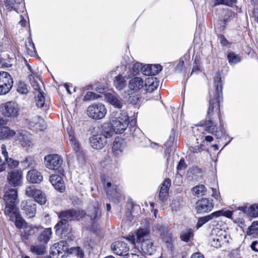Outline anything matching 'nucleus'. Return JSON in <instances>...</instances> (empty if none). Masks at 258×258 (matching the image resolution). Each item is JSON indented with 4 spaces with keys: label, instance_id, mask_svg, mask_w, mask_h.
Masks as SVG:
<instances>
[{
    "label": "nucleus",
    "instance_id": "nucleus-1",
    "mask_svg": "<svg viewBox=\"0 0 258 258\" xmlns=\"http://www.w3.org/2000/svg\"><path fill=\"white\" fill-rule=\"evenodd\" d=\"M85 214L84 210L80 209H70L60 212L59 218L60 220L55 226L56 232L68 240H73L75 236L70 227L69 221L80 220Z\"/></svg>",
    "mask_w": 258,
    "mask_h": 258
},
{
    "label": "nucleus",
    "instance_id": "nucleus-2",
    "mask_svg": "<svg viewBox=\"0 0 258 258\" xmlns=\"http://www.w3.org/2000/svg\"><path fill=\"white\" fill-rule=\"evenodd\" d=\"M150 230L148 228H140L136 232V236H129L128 240L133 244H141L143 252L147 255H152L156 251V246L150 237Z\"/></svg>",
    "mask_w": 258,
    "mask_h": 258
},
{
    "label": "nucleus",
    "instance_id": "nucleus-3",
    "mask_svg": "<svg viewBox=\"0 0 258 258\" xmlns=\"http://www.w3.org/2000/svg\"><path fill=\"white\" fill-rule=\"evenodd\" d=\"M216 93L213 98L209 100V106L207 112V118L219 117V103L222 96L221 78L219 74L214 78Z\"/></svg>",
    "mask_w": 258,
    "mask_h": 258
},
{
    "label": "nucleus",
    "instance_id": "nucleus-4",
    "mask_svg": "<svg viewBox=\"0 0 258 258\" xmlns=\"http://www.w3.org/2000/svg\"><path fill=\"white\" fill-rule=\"evenodd\" d=\"M109 117L110 121L116 131V133L121 134L127 128L129 120L126 112L121 110L112 111Z\"/></svg>",
    "mask_w": 258,
    "mask_h": 258
},
{
    "label": "nucleus",
    "instance_id": "nucleus-5",
    "mask_svg": "<svg viewBox=\"0 0 258 258\" xmlns=\"http://www.w3.org/2000/svg\"><path fill=\"white\" fill-rule=\"evenodd\" d=\"M87 112L89 117L98 120L104 117L107 113V109L104 104L98 103L90 105Z\"/></svg>",
    "mask_w": 258,
    "mask_h": 258
},
{
    "label": "nucleus",
    "instance_id": "nucleus-6",
    "mask_svg": "<svg viewBox=\"0 0 258 258\" xmlns=\"http://www.w3.org/2000/svg\"><path fill=\"white\" fill-rule=\"evenodd\" d=\"M215 118H207L205 121H201V124L204 125L205 131L215 135L217 139L221 138L223 134V131L221 126H218Z\"/></svg>",
    "mask_w": 258,
    "mask_h": 258
},
{
    "label": "nucleus",
    "instance_id": "nucleus-7",
    "mask_svg": "<svg viewBox=\"0 0 258 258\" xmlns=\"http://www.w3.org/2000/svg\"><path fill=\"white\" fill-rule=\"evenodd\" d=\"M68 250L67 242L61 241L55 243L50 248V258H66Z\"/></svg>",
    "mask_w": 258,
    "mask_h": 258
},
{
    "label": "nucleus",
    "instance_id": "nucleus-8",
    "mask_svg": "<svg viewBox=\"0 0 258 258\" xmlns=\"http://www.w3.org/2000/svg\"><path fill=\"white\" fill-rule=\"evenodd\" d=\"M128 59H129L128 57H124L123 60L121 62V65L120 67H116V70L120 69L121 70L120 73L124 74V72L126 71L127 68H128L129 71L127 73L126 77L128 78H131L133 76H136L140 71H141L142 64V63L137 62L134 64L132 67L130 68H129V63L127 61Z\"/></svg>",
    "mask_w": 258,
    "mask_h": 258
},
{
    "label": "nucleus",
    "instance_id": "nucleus-9",
    "mask_svg": "<svg viewBox=\"0 0 258 258\" xmlns=\"http://www.w3.org/2000/svg\"><path fill=\"white\" fill-rule=\"evenodd\" d=\"M0 109L3 115L10 118L16 117L20 111L19 105L13 101H9L2 104Z\"/></svg>",
    "mask_w": 258,
    "mask_h": 258
},
{
    "label": "nucleus",
    "instance_id": "nucleus-10",
    "mask_svg": "<svg viewBox=\"0 0 258 258\" xmlns=\"http://www.w3.org/2000/svg\"><path fill=\"white\" fill-rule=\"evenodd\" d=\"M23 174L21 170L14 169L8 172L7 183L12 187L21 186L23 183Z\"/></svg>",
    "mask_w": 258,
    "mask_h": 258
},
{
    "label": "nucleus",
    "instance_id": "nucleus-11",
    "mask_svg": "<svg viewBox=\"0 0 258 258\" xmlns=\"http://www.w3.org/2000/svg\"><path fill=\"white\" fill-rule=\"evenodd\" d=\"M13 81L11 75L7 72H0V95L7 94L12 88Z\"/></svg>",
    "mask_w": 258,
    "mask_h": 258
},
{
    "label": "nucleus",
    "instance_id": "nucleus-12",
    "mask_svg": "<svg viewBox=\"0 0 258 258\" xmlns=\"http://www.w3.org/2000/svg\"><path fill=\"white\" fill-rule=\"evenodd\" d=\"M232 212L230 211L227 210L225 211L223 210H219L215 212L212 213L211 214L201 217L198 219V222L196 225V227L199 229L202 227L204 224L213 219L214 218H217L221 216H224L227 218H230L232 217Z\"/></svg>",
    "mask_w": 258,
    "mask_h": 258
},
{
    "label": "nucleus",
    "instance_id": "nucleus-13",
    "mask_svg": "<svg viewBox=\"0 0 258 258\" xmlns=\"http://www.w3.org/2000/svg\"><path fill=\"white\" fill-rule=\"evenodd\" d=\"M26 194L29 197L34 198L35 201L40 205H44L46 202V198L44 193L34 185L28 186L26 188Z\"/></svg>",
    "mask_w": 258,
    "mask_h": 258
},
{
    "label": "nucleus",
    "instance_id": "nucleus-14",
    "mask_svg": "<svg viewBox=\"0 0 258 258\" xmlns=\"http://www.w3.org/2000/svg\"><path fill=\"white\" fill-rule=\"evenodd\" d=\"M62 159L57 154L48 155L44 158V163L47 168L50 170H57L62 163Z\"/></svg>",
    "mask_w": 258,
    "mask_h": 258
},
{
    "label": "nucleus",
    "instance_id": "nucleus-15",
    "mask_svg": "<svg viewBox=\"0 0 258 258\" xmlns=\"http://www.w3.org/2000/svg\"><path fill=\"white\" fill-rule=\"evenodd\" d=\"M104 188L106 192V194L109 199L114 203H118L119 201L120 198V194L117 191L116 185H113L112 188L113 190H111L109 188L112 186V183L108 180H102Z\"/></svg>",
    "mask_w": 258,
    "mask_h": 258
},
{
    "label": "nucleus",
    "instance_id": "nucleus-16",
    "mask_svg": "<svg viewBox=\"0 0 258 258\" xmlns=\"http://www.w3.org/2000/svg\"><path fill=\"white\" fill-rule=\"evenodd\" d=\"M111 249L114 254L123 257L130 254L128 253L130 248L125 242L115 241L111 245Z\"/></svg>",
    "mask_w": 258,
    "mask_h": 258
},
{
    "label": "nucleus",
    "instance_id": "nucleus-17",
    "mask_svg": "<svg viewBox=\"0 0 258 258\" xmlns=\"http://www.w3.org/2000/svg\"><path fill=\"white\" fill-rule=\"evenodd\" d=\"M91 147L96 150H101L107 144L106 138L99 133H97L91 137L89 139Z\"/></svg>",
    "mask_w": 258,
    "mask_h": 258
},
{
    "label": "nucleus",
    "instance_id": "nucleus-18",
    "mask_svg": "<svg viewBox=\"0 0 258 258\" xmlns=\"http://www.w3.org/2000/svg\"><path fill=\"white\" fill-rule=\"evenodd\" d=\"M36 205L32 200L24 201L21 203L22 210L29 218L35 216L36 212Z\"/></svg>",
    "mask_w": 258,
    "mask_h": 258
},
{
    "label": "nucleus",
    "instance_id": "nucleus-19",
    "mask_svg": "<svg viewBox=\"0 0 258 258\" xmlns=\"http://www.w3.org/2000/svg\"><path fill=\"white\" fill-rule=\"evenodd\" d=\"M28 125L31 130L38 131L46 128V123L44 119L39 116H35L28 120Z\"/></svg>",
    "mask_w": 258,
    "mask_h": 258
},
{
    "label": "nucleus",
    "instance_id": "nucleus-20",
    "mask_svg": "<svg viewBox=\"0 0 258 258\" xmlns=\"http://www.w3.org/2000/svg\"><path fill=\"white\" fill-rule=\"evenodd\" d=\"M214 207L213 200L209 199H202L196 203L198 213H204L211 211Z\"/></svg>",
    "mask_w": 258,
    "mask_h": 258
},
{
    "label": "nucleus",
    "instance_id": "nucleus-21",
    "mask_svg": "<svg viewBox=\"0 0 258 258\" xmlns=\"http://www.w3.org/2000/svg\"><path fill=\"white\" fill-rule=\"evenodd\" d=\"M128 86L131 90L137 92L143 89L144 86L147 87V83H145L141 78L136 77L130 80Z\"/></svg>",
    "mask_w": 258,
    "mask_h": 258
},
{
    "label": "nucleus",
    "instance_id": "nucleus-22",
    "mask_svg": "<svg viewBox=\"0 0 258 258\" xmlns=\"http://www.w3.org/2000/svg\"><path fill=\"white\" fill-rule=\"evenodd\" d=\"M3 199L5 203L18 204L19 201L17 189L14 188H8L5 192Z\"/></svg>",
    "mask_w": 258,
    "mask_h": 258
},
{
    "label": "nucleus",
    "instance_id": "nucleus-23",
    "mask_svg": "<svg viewBox=\"0 0 258 258\" xmlns=\"http://www.w3.org/2000/svg\"><path fill=\"white\" fill-rule=\"evenodd\" d=\"M49 181L54 187L60 192L65 190L64 181L60 175L54 174L49 177Z\"/></svg>",
    "mask_w": 258,
    "mask_h": 258
},
{
    "label": "nucleus",
    "instance_id": "nucleus-24",
    "mask_svg": "<svg viewBox=\"0 0 258 258\" xmlns=\"http://www.w3.org/2000/svg\"><path fill=\"white\" fill-rule=\"evenodd\" d=\"M5 203V208L4 210L5 215L10 219H14V217L18 215L19 213L17 207V204Z\"/></svg>",
    "mask_w": 258,
    "mask_h": 258
},
{
    "label": "nucleus",
    "instance_id": "nucleus-25",
    "mask_svg": "<svg viewBox=\"0 0 258 258\" xmlns=\"http://www.w3.org/2000/svg\"><path fill=\"white\" fill-rule=\"evenodd\" d=\"M171 185V180L165 179L163 182L159 191V198L162 202L165 201L168 197V191Z\"/></svg>",
    "mask_w": 258,
    "mask_h": 258
},
{
    "label": "nucleus",
    "instance_id": "nucleus-26",
    "mask_svg": "<svg viewBox=\"0 0 258 258\" xmlns=\"http://www.w3.org/2000/svg\"><path fill=\"white\" fill-rule=\"evenodd\" d=\"M28 68L31 72V74L29 75L28 77L32 87L36 92L41 91V85H42L41 80L37 76L34 74L30 67H28Z\"/></svg>",
    "mask_w": 258,
    "mask_h": 258
},
{
    "label": "nucleus",
    "instance_id": "nucleus-27",
    "mask_svg": "<svg viewBox=\"0 0 258 258\" xmlns=\"http://www.w3.org/2000/svg\"><path fill=\"white\" fill-rule=\"evenodd\" d=\"M26 177L28 181L33 183H39L43 180L41 173L36 170L29 171Z\"/></svg>",
    "mask_w": 258,
    "mask_h": 258
},
{
    "label": "nucleus",
    "instance_id": "nucleus-28",
    "mask_svg": "<svg viewBox=\"0 0 258 258\" xmlns=\"http://www.w3.org/2000/svg\"><path fill=\"white\" fill-rule=\"evenodd\" d=\"M125 146L123 140L120 138H116L113 143L112 152L115 156L120 154Z\"/></svg>",
    "mask_w": 258,
    "mask_h": 258
},
{
    "label": "nucleus",
    "instance_id": "nucleus-29",
    "mask_svg": "<svg viewBox=\"0 0 258 258\" xmlns=\"http://www.w3.org/2000/svg\"><path fill=\"white\" fill-rule=\"evenodd\" d=\"M116 132L114 127H113L112 124L109 123H105L101 126V131L99 133L102 136L106 138V139L111 138L114 135V133Z\"/></svg>",
    "mask_w": 258,
    "mask_h": 258
},
{
    "label": "nucleus",
    "instance_id": "nucleus-30",
    "mask_svg": "<svg viewBox=\"0 0 258 258\" xmlns=\"http://www.w3.org/2000/svg\"><path fill=\"white\" fill-rule=\"evenodd\" d=\"M16 140L24 147H29L31 144V137L26 133H18L16 135Z\"/></svg>",
    "mask_w": 258,
    "mask_h": 258
},
{
    "label": "nucleus",
    "instance_id": "nucleus-31",
    "mask_svg": "<svg viewBox=\"0 0 258 258\" xmlns=\"http://www.w3.org/2000/svg\"><path fill=\"white\" fill-rule=\"evenodd\" d=\"M225 236L221 234L216 235L212 234L210 238V243L212 246L218 248L221 247L224 241H225Z\"/></svg>",
    "mask_w": 258,
    "mask_h": 258
},
{
    "label": "nucleus",
    "instance_id": "nucleus-32",
    "mask_svg": "<svg viewBox=\"0 0 258 258\" xmlns=\"http://www.w3.org/2000/svg\"><path fill=\"white\" fill-rule=\"evenodd\" d=\"M87 215L90 217L93 223H96L100 217L101 212L98 207H91L88 211Z\"/></svg>",
    "mask_w": 258,
    "mask_h": 258
},
{
    "label": "nucleus",
    "instance_id": "nucleus-33",
    "mask_svg": "<svg viewBox=\"0 0 258 258\" xmlns=\"http://www.w3.org/2000/svg\"><path fill=\"white\" fill-rule=\"evenodd\" d=\"M52 234L50 228L44 229L38 236L37 239L39 241L46 244L49 240Z\"/></svg>",
    "mask_w": 258,
    "mask_h": 258
},
{
    "label": "nucleus",
    "instance_id": "nucleus-34",
    "mask_svg": "<svg viewBox=\"0 0 258 258\" xmlns=\"http://www.w3.org/2000/svg\"><path fill=\"white\" fill-rule=\"evenodd\" d=\"M126 85V83L124 77H123L121 74L118 75L114 78V85L117 90H122L125 88Z\"/></svg>",
    "mask_w": 258,
    "mask_h": 258
},
{
    "label": "nucleus",
    "instance_id": "nucleus-35",
    "mask_svg": "<svg viewBox=\"0 0 258 258\" xmlns=\"http://www.w3.org/2000/svg\"><path fill=\"white\" fill-rule=\"evenodd\" d=\"M107 101L114 107L121 108L122 107V101L111 94H108L106 96Z\"/></svg>",
    "mask_w": 258,
    "mask_h": 258
},
{
    "label": "nucleus",
    "instance_id": "nucleus-36",
    "mask_svg": "<svg viewBox=\"0 0 258 258\" xmlns=\"http://www.w3.org/2000/svg\"><path fill=\"white\" fill-rule=\"evenodd\" d=\"M15 135V132L8 127H3L0 129V137L3 139L11 138Z\"/></svg>",
    "mask_w": 258,
    "mask_h": 258
},
{
    "label": "nucleus",
    "instance_id": "nucleus-37",
    "mask_svg": "<svg viewBox=\"0 0 258 258\" xmlns=\"http://www.w3.org/2000/svg\"><path fill=\"white\" fill-rule=\"evenodd\" d=\"M162 237L163 241L166 243L168 249L172 251L173 249L172 233L169 231L164 232Z\"/></svg>",
    "mask_w": 258,
    "mask_h": 258
},
{
    "label": "nucleus",
    "instance_id": "nucleus-38",
    "mask_svg": "<svg viewBox=\"0 0 258 258\" xmlns=\"http://www.w3.org/2000/svg\"><path fill=\"white\" fill-rule=\"evenodd\" d=\"M194 235L192 229L188 228L181 232L180 238L182 241L187 242L194 237Z\"/></svg>",
    "mask_w": 258,
    "mask_h": 258
},
{
    "label": "nucleus",
    "instance_id": "nucleus-39",
    "mask_svg": "<svg viewBox=\"0 0 258 258\" xmlns=\"http://www.w3.org/2000/svg\"><path fill=\"white\" fill-rule=\"evenodd\" d=\"M30 250L33 253L37 255H42L45 253L46 247L42 244L32 245L30 246Z\"/></svg>",
    "mask_w": 258,
    "mask_h": 258
},
{
    "label": "nucleus",
    "instance_id": "nucleus-40",
    "mask_svg": "<svg viewBox=\"0 0 258 258\" xmlns=\"http://www.w3.org/2000/svg\"><path fill=\"white\" fill-rule=\"evenodd\" d=\"M147 86L148 87L146 89L147 91L148 92H152L155 90L159 86V82L157 81L156 78H148L147 82Z\"/></svg>",
    "mask_w": 258,
    "mask_h": 258
},
{
    "label": "nucleus",
    "instance_id": "nucleus-41",
    "mask_svg": "<svg viewBox=\"0 0 258 258\" xmlns=\"http://www.w3.org/2000/svg\"><path fill=\"white\" fill-rule=\"evenodd\" d=\"M42 229V227L41 226L26 225L25 227V232L27 235H31L40 231Z\"/></svg>",
    "mask_w": 258,
    "mask_h": 258
},
{
    "label": "nucleus",
    "instance_id": "nucleus-42",
    "mask_svg": "<svg viewBox=\"0 0 258 258\" xmlns=\"http://www.w3.org/2000/svg\"><path fill=\"white\" fill-rule=\"evenodd\" d=\"M10 220L15 222V225L18 229L25 228L26 224L25 221L22 218L20 213L15 216L14 219H10Z\"/></svg>",
    "mask_w": 258,
    "mask_h": 258
},
{
    "label": "nucleus",
    "instance_id": "nucleus-43",
    "mask_svg": "<svg viewBox=\"0 0 258 258\" xmlns=\"http://www.w3.org/2000/svg\"><path fill=\"white\" fill-rule=\"evenodd\" d=\"M36 93H37L35 97V101L36 105L38 107H42L44 106L45 104V97L44 96V93L41 91H38L36 92Z\"/></svg>",
    "mask_w": 258,
    "mask_h": 258
},
{
    "label": "nucleus",
    "instance_id": "nucleus-44",
    "mask_svg": "<svg viewBox=\"0 0 258 258\" xmlns=\"http://www.w3.org/2000/svg\"><path fill=\"white\" fill-rule=\"evenodd\" d=\"M207 189L206 187L203 184L198 185L192 188L194 194L197 196H201L204 195Z\"/></svg>",
    "mask_w": 258,
    "mask_h": 258
},
{
    "label": "nucleus",
    "instance_id": "nucleus-45",
    "mask_svg": "<svg viewBox=\"0 0 258 258\" xmlns=\"http://www.w3.org/2000/svg\"><path fill=\"white\" fill-rule=\"evenodd\" d=\"M228 59L230 63L235 64L241 61L240 56L234 52H229L227 55Z\"/></svg>",
    "mask_w": 258,
    "mask_h": 258
},
{
    "label": "nucleus",
    "instance_id": "nucleus-46",
    "mask_svg": "<svg viewBox=\"0 0 258 258\" xmlns=\"http://www.w3.org/2000/svg\"><path fill=\"white\" fill-rule=\"evenodd\" d=\"M150 70L151 76L156 75L162 70V67L160 64H148Z\"/></svg>",
    "mask_w": 258,
    "mask_h": 258
},
{
    "label": "nucleus",
    "instance_id": "nucleus-47",
    "mask_svg": "<svg viewBox=\"0 0 258 258\" xmlns=\"http://www.w3.org/2000/svg\"><path fill=\"white\" fill-rule=\"evenodd\" d=\"M69 141L72 145L74 150L77 153L79 151L80 145L74 136L69 135Z\"/></svg>",
    "mask_w": 258,
    "mask_h": 258
},
{
    "label": "nucleus",
    "instance_id": "nucleus-48",
    "mask_svg": "<svg viewBox=\"0 0 258 258\" xmlns=\"http://www.w3.org/2000/svg\"><path fill=\"white\" fill-rule=\"evenodd\" d=\"M204 126V125L201 124L200 122L199 124L195 125L192 127V132L195 136H200L201 134H204V131H205Z\"/></svg>",
    "mask_w": 258,
    "mask_h": 258
},
{
    "label": "nucleus",
    "instance_id": "nucleus-49",
    "mask_svg": "<svg viewBox=\"0 0 258 258\" xmlns=\"http://www.w3.org/2000/svg\"><path fill=\"white\" fill-rule=\"evenodd\" d=\"M214 6L219 5H225L228 6H232L236 2V0H213Z\"/></svg>",
    "mask_w": 258,
    "mask_h": 258
},
{
    "label": "nucleus",
    "instance_id": "nucleus-50",
    "mask_svg": "<svg viewBox=\"0 0 258 258\" xmlns=\"http://www.w3.org/2000/svg\"><path fill=\"white\" fill-rule=\"evenodd\" d=\"M249 235H255L258 233V221L252 222L251 225L248 228L247 232Z\"/></svg>",
    "mask_w": 258,
    "mask_h": 258
},
{
    "label": "nucleus",
    "instance_id": "nucleus-51",
    "mask_svg": "<svg viewBox=\"0 0 258 258\" xmlns=\"http://www.w3.org/2000/svg\"><path fill=\"white\" fill-rule=\"evenodd\" d=\"M4 4L7 9L10 11L16 10L18 7L17 4H16L14 0H5Z\"/></svg>",
    "mask_w": 258,
    "mask_h": 258
},
{
    "label": "nucleus",
    "instance_id": "nucleus-52",
    "mask_svg": "<svg viewBox=\"0 0 258 258\" xmlns=\"http://www.w3.org/2000/svg\"><path fill=\"white\" fill-rule=\"evenodd\" d=\"M26 49L27 51L28 54L31 56H34L36 55V50L34 47V44L29 41L28 43L26 45Z\"/></svg>",
    "mask_w": 258,
    "mask_h": 258
},
{
    "label": "nucleus",
    "instance_id": "nucleus-53",
    "mask_svg": "<svg viewBox=\"0 0 258 258\" xmlns=\"http://www.w3.org/2000/svg\"><path fill=\"white\" fill-rule=\"evenodd\" d=\"M100 96L96 93L92 92H88L85 95L84 97V101H90L94 100L98 98H99Z\"/></svg>",
    "mask_w": 258,
    "mask_h": 258
},
{
    "label": "nucleus",
    "instance_id": "nucleus-54",
    "mask_svg": "<svg viewBox=\"0 0 258 258\" xmlns=\"http://www.w3.org/2000/svg\"><path fill=\"white\" fill-rule=\"evenodd\" d=\"M249 214L251 217H256L258 216V204L252 205L248 210Z\"/></svg>",
    "mask_w": 258,
    "mask_h": 258
},
{
    "label": "nucleus",
    "instance_id": "nucleus-55",
    "mask_svg": "<svg viewBox=\"0 0 258 258\" xmlns=\"http://www.w3.org/2000/svg\"><path fill=\"white\" fill-rule=\"evenodd\" d=\"M6 162L9 167L12 169L17 167L19 165V162L18 161L14 160L11 158L7 159Z\"/></svg>",
    "mask_w": 258,
    "mask_h": 258
},
{
    "label": "nucleus",
    "instance_id": "nucleus-56",
    "mask_svg": "<svg viewBox=\"0 0 258 258\" xmlns=\"http://www.w3.org/2000/svg\"><path fill=\"white\" fill-rule=\"evenodd\" d=\"M171 207L172 210L176 211L179 210L181 208V204L179 200H173L171 204Z\"/></svg>",
    "mask_w": 258,
    "mask_h": 258
},
{
    "label": "nucleus",
    "instance_id": "nucleus-57",
    "mask_svg": "<svg viewBox=\"0 0 258 258\" xmlns=\"http://www.w3.org/2000/svg\"><path fill=\"white\" fill-rule=\"evenodd\" d=\"M17 91L22 94H26L28 92L26 85L23 83H19L17 88Z\"/></svg>",
    "mask_w": 258,
    "mask_h": 258
},
{
    "label": "nucleus",
    "instance_id": "nucleus-58",
    "mask_svg": "<svg viewBox=\"0 0 258 258\" xmlns=\"http://www.w3.org/2000/svg\"><path fill=\"white\" fill-rule=\"evenodd\" d=\"M203 145L200 144V145H197L195 146H192L190 147V150L193 153H198L202 152L203 150Z\"/></svg>",
    "mask_w": 258,
    "mask_h": 258
},
{
    "label": "nucleus",
    "instance_id": "nucleus-59",
    "mask_svg": "<svg viewBox=\"0 0 258 258\" xmlns=\"http://www.w3.org/2000/svg\"><path fill=\"white\" fill-rule=\"evenodd\" d=\"M186 168V164L184 159H180L177 167V171L184 170Z\"/></svg>",
    "mask_w": 258,
    "mask_h": 258
},
{
    "label": "nucleus",
    "instance_id": "nucleus-60",
    "mask_svg": "<svg viewBox=\"0 0 258 258\" xmlns=\"http://www.w3.org/2000/svg\"><path fill=\"white\" fill-rule=\"evenodd\" d=\"M141 72L145 76H151L150 70L148 64L142 66Z\"/></svg>",
    "mask_w": 258,
    "mask_h": 258
},
{
    "label": "nucleus",
    "instance_id": "nucleus-61",
    "mask_svg": "<svg viewBox=\"0 0 258 258\" xmlns=\"http://www.w3.org/2000/svg\"><path fill=\"white\" fill-rule=\"evenodd\" d=\"M2 154L5 158V161H6L7 159L10 158L8 156V152L7 151L6 146L5 145L3 144L1 146Z\"/></svg>",
    "mask_w": 258,
    "mask_h": 258
},
{
    "label": "nucleus",
    "instance_id": "nucleus-62",
    "mask_svg": "<svg viewBox=\"0 0 258 258\" xmlns=\"http://www.w3.org/2000/svg\"><path fill=\"white\" fill-rule=\"evenodd\" d=\"M74 252H75L78 256L82 258L84 257V251L83 249L80 247H76L74 248Z\"/></svg>",
    "mask_w": 258,
    "mask_h": 258
},
{
    "label": "nucleus",
    "instance_id": "nucleus-63",
    "mask_svg": "<svg viewBox=\"0 0 258 258\" xmlns=\"http://www.w3.org/2000/svg\"><path fill=\"white\" fill-rule=\"evenodd\" d=\"M201 139L203 140L202 142L206 141L209 143L212 142L214 140L213 137L211 136H202Z\"/></svg>",
    "mask_w": 258,
    "mask_h": 258
},
{
    "label": "nucleus",
    "instance_id": "nucleus-64",
    "mask_svg": "<svg viewBox=\"0 0 258 258\" xmlns=\"http://www.w3.org/2000/svg\"><path fill=\"white\" fill-rule=\"evenodd\" d=\"M250 247L252 249V250L256 252H258V241H253L250 245Z\"/></svg>",
    "mask_w": 258,
    "mask_h": 258
}]
</instances>
